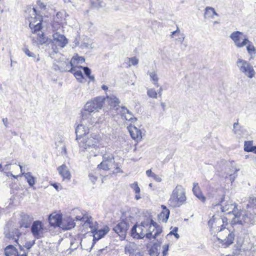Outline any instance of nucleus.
<instances>
[{
    "label": "nucleus",
    "instance_id": "nucleus-40",
    "mask_svg": "<svg viewBox=\"0 0 256 256\" xmlns=\"http://www.w3.org/2000/svg\"><path fill=\"white\" fill-rule=\"evenodd\" d=\"M81 239L79 238H78V240L74 239V240H72L70 242V249L72 250H76L79 244L80 243Z\"/></svg>",
    "mask_w": 256,
    "mask_h": 256
},
{
    "label": "nucleus",
    "instance_id": "nucleus-27",
    "mask_svg": "<svg viewBox=\"0 0 256 256\" xmlns=\"http://www.w3.org/2000/svg\"><path fill=\"white\" fill-rule=\"evenodd\" d=\"M76 59L72 58L70 62H66L65 64L66 65V67L64 68H62V71H68L70 72H73L76 70V66H74L76 64Z\"/></svg>",
    "mask_w": 256,
    "mask_h": 256
},
{
    "label": "nucleus",
    "instance_id": "nucleus-7",
    "mask_svg": "<svg viewBox=\"0 0 256 256\" xmlns=\"http://www.w3.org/2000/svg\"><path fill=\"white\" fill-rule=\"evenodd\" d=\"M78 142L82 151L88 150L91 148H96L98 144V139L92 136L91 134L84 136L82 139L78 140Z\"/></svg>",
    "mask_w": 256,
    "mask_h": 256
},
{
    "label": "nucleus",
    "instance_id": "nucleus-61",
    "mask_svg": "<svg viewBox=\"0 0 256 256\" xmlns=\"http://www.w3.org/2000/svg\"><path fill=\"white\" fill-rule=\"evenodd\" d=\"M180 30L178 27H177L176 30L175 31H174L172 32V34L170 35V37L172 38H173V36L174 34L178 35V34H180Z\"/></svg>",
    "mask_w": 256,
    "mask_h": 256
},
{
    "label": "nucleus",
    "instance_id": "nucleus-25",
    "mask_svg": "<svg viewBox=\"0 0 256 256\" xmlns=\"http://www.w3.org/2000/svg\"><path fill=\"white\" fill-rule=\"evenodd\" d=\"M246 50L248 55L250 56L249 60H252L256 56V48L254 46L252 42L248 40V42L246 44Z\"/></svg>",
    "mask_w": 256,
    "mask_h": 256
},
{
    "label": "nucleus",
    "instance_id": "nucleus-44",
    "mask_svg": "<svg viewBox=\"0 0 256 256\" xmlns=\"http://www.w3.org/2000/svg\"><path fill=\"white\" fill-rule=\"evenodd\" d=\"M126 120L128 121H130L132 122H136V118H134L132 114V112L130 111L124 118Z\"/></svg>",
    "mask_w": 256,
    "mask_h": 256
},
{
    "label": "nucleus",
    "instance_id": "nucleus-13",
    "mask_svg": "<svg viewBox=\"0 0 256 256\" xmlns=\"http://www.w3.org/2000/svg\"><path fill=\"white\" fill-rule=\"evenodd\" d=\"M128 224L126 221H121L113 228V230L122 238L126 236V232L128 228Z\"/></svg>",
    "mask_w": 256,
    "mask_h": 256
},
{
    "label": "nucleus",
    "instance_id": "nucleus-45",
    "mask_svg": "<svg viewBox=\"0 0 256 256\" xmlns=\"http://www.w3.org/2000/svg\"><path fill=\"white\" fill-rule=\"evenodd\" d=\"M255 207L256 208V197H250L248 204H247L246 208Z\"/></svg>",
    "mask_w": 256,
    "mask_h": 256
},
{
    "label": "nucleus",
    "instance_id": "nucleus-29",
    "mask_svg": "<svg viewBox=\"0 0 256 256\" xmlns=\"http://www.w3.org/2000/svg\"><path fill=\"white\" fill-rule=\"evenodd\" d=\"M22 175L24 176L30 186H33L36 184V178L32 176L30 172H22Z\"/></svg>",
    "mask_w": 256,
    "mask_h": 256
},
{
    "label": "nucleus",
    "instance_id": "nucleus-22",
    "mask_svg": "<svg viewBox=\"0 0 256 256\" xmlns=\"http://www.w3.org/2000/svg\"><path fill=\"white\" fill-rule=\"evenodd\" d=\"M33 219L32 216L28 214H22L20 222V227L29 228L32 224Z\"/></svg>",
    "mask_w": 256,
    "mask_h": 256
},
{
    "label": "nucleus",
    "instance_id": "nucleus-10",
    "mask_svg": "<svg viewBox=\"0 0 256 256\" xmlns=\"http://www.w3.org/2000/svg\"><path fill=\"white\" fill-rule=\"evenodd\" d=\"M31 232L36 239L44 237V226L40 220L34 221L31 226Z\"/></svg>",
    "mask_w": 256,
    "mask_h": 256
},
{
    "label": "nucleus",
    "instance_id": "nucleus-60",
    "mask_svg": "<svg viewBox=\"0 0 256 256\" xmlns=\"http://www.w3.org/2000/svg\"><path fill=\"white\" fill-rule=\"evenodd\" d=\"M240 250H248L249 249V248H246L245 246V244L242 242V244L240 245Z\"/></svg>",
    "mask_w": 256,
    "mask_h": 256
},
{
    "label": "nucleus",
    "instance_id": "nucleus-51",
    "mask_svg": "<svg viewBox=\"0 0 256 256\" xmlns=\"http://www.w3.org/2000/svg\"><path fill=\"white\" fill-rule=\"evenodd\" d=\"M140 225H144V227H142L144 228V233L147 232L148 228V225H150L148 219H147L146 220L142 222Z\"/></svg>",
    "mask_w": 256,
    "mask_h": 256
},
{
    "label": "nucleus",
    "instance_id": "nucleus-50",
    "mask_svg": "<svg viewBox=\"0 0 256 256\" xmlns=\"http://www.w3.org/2000/svg\"><path fill=\"white\" fill-rule=\"evenodd\" d=\"M130 112V110L126 108L125 106H122L120 110V113L122 118H124V116Z\"/></svg>",
    "mask_w": 256,
    "mask_h": 256
},
{
    "label": "nucleus",
    "instance_id": "nucleus-8",
    "mask_svg": "<svg viewBox=\"0 0 256 256\" xmlns=\"http://www.w3.org/2000/svg\"><path fill=\"white\" fill-rule=\"evenodd\" d=\"M233 221L235 224L250 226L256 224V216L249 212H246L244 214L241 215L240 212V218H236Z\"/></svg>",
    "mask_w": 256,
    "mask_h": 256
},
{
    "label": "nucleus",
    "instance_id": "nucleus-48",
    "mask_svg": "<svg viewBox=\"0 0 256 256\" xmlns=\"http://www.w3.org/2000/svg\"><path fill=\"white\" fill-rule=\"evenodd\" d=\"M178 231V228L174 227V229L171 230L168 234H167L166 237H168L170 235H174L176 238L178 239L180 238L179 234L177 233Z\"/></svg>",
    "mask_w": 256,
    "mask_h": 256
},
{
    "label": "nucleus",
    "instance_id": "nucleus-15",
    "mask_svg": "<svg viewBox=\"0 0 256 256\" xmlns=\"http://www.w3.org/2000/svg\"><path fill=\"white\" fill-rule=\"evenodd\" d=\"M144 225L135 224L132 228L130 234L134 238L140 239L146 236V234L144 232Z\"/></svg>",
    "mask_w": 256,
    "mask_h": 256
},
{
    "label": "nucleus",
    "instance_id": "nucleus-4",
    "mask_svg": "<svg viewBox=\"0 0 256 256\" xmlns=\"http://www.w3.org/2000/svg\"><path fill=\"white\" fill-rule=\"evenodd\" d=\"M104 98L101 96L94 98L93 100L88 102L85 104L84 110L82 112V114H86L88 118H92V114L94 112H98L100 110L104 104Z\"/></svg>",
    "mask_w": 256,
    "mask_h": 256
},
{
    "label": "nucleus",
    "instance_id": "nucleus-38",
    "mask_svg": "<svg viewBox=\"0 0 256 256\" xmlns=\"http://www.w3.org/2000/svg\"><path fill=\"white\" fill-rule=\"evenodd\" d=\"M76 77V78L80 82H83L84 76L80 70H76H76L72 72Z\"/></svg>",
    "mask_w": 256,
    "mask_h": 256
},
{
    "label": "nucleus",
    "instance_id": "nucleus-63",
    "mask_svg": "<svg viewBox=\"0 0 256 256\" xmlns=\"http://www.w3.org/2000/svg\"><path fill=\"white\" fill-rule=\"evenodd\" d=\"M227 220V218H220L218 220H216V223H220L222 222V223H224V222Z\"/></svg>",
    "mask_w": 256,
    "mask_h": 256
},
{
    "label": "nucleus",
    "instance_id": "nucleus-46",
    "mask_svg": "<svg viewBox=\"0 0 256 256\" xmlns=\"http://www.w3.org/2000/svg\"><path fill=\"white\" fill-rule=\"evenodd\" d=\"M130 188L133 189L134 191V192L135 194H138L140 193V187L138 186V182H134V183L130 184Z\"/></svg>",
    "mask_w": 256,
    "mask_h": 256
},
{
    "label": "nucleus",
    "instance_id": "nucleus-57",
    "mask_svg": "<svg viewBox=\"0 0 256 256\" xmlns=\"http://www.w3.org/2000/svg\"><path fill=\"white\" fill-rule=\"evenodd\" d=\"M178 36H180L178 38L176 39V40L178 42H179L182 44L184 42V40L185 38V36H184V34L180 33V34H178Z\"/></svg>",
    "mask_w": 256,
    "mask_h": 256
},
{
    "label": "nucleus",
    "instance_id": "nucleus-53",
    "mask_svg": "<svg viewBox=\"0 0 256 256\" xmlns=\"http://www.w3.org/2000/svg\"><path fill=\"white\" fill-rule=\"evenodd\" d=\"M72 58L76 59V64H82V62H84L85 60L84 58L82 56H74Z\"/></svg>",
    "mask_w": 256,
    "mask_h": 256
},
{
    "label": "nucleus",
    "instance_id": "nucleus-9",
    "mask_svg": "<svg viewBox=\"0 0 256 256\" xmlns=\"http://www.w3.org/2000/svg\"><path fill=\"white\" fill-rule=\"evenodd\" d=\"M242 32L240 31H235L232 32L230 36L234 45L238 48H243L246 45V42H248V38L246 36H244V38H242Z\"/></svg>",
    "mask_w": 256,
    "mask_h": 256
},
{
    "label": "nucleus",
    "instance_id": "nucleus-19",
    "mask_svg": "<svg viewBox=\"0 0 256 256\" xmlns=\"http://www.w3.org/2000/svg\"><path fill=\"white\" fill-rule=\"evenodd\" d=\"M75 225L74 220L70 217H66L62 220L60 228L64 230H68L74 228Z\"/></svg>",
    "mask_w": 256,
    "mask_h": 256
},
{
    "label": "nucleus",
    "instance_id": "nucleus-56",
    "mask_svg": "<svg viewBox=\"0 0 256 256\" xmlns=\"http://www.w3.org/2000/svg\"><path fill=\"white\" fill-rule=\"evenodd\" d=\"M168 250V244L164 245L162 246L163 256H166L167 254Z\"/></svg>",
    "mask_w": 256,
    "mask_h": 256
},
{
    "label": "nucleus",
    "instance_id": "nucleus-1",
    "mask_svg": "<svg viewBox=\"0 0 256 256\" xmlns=\"http://www.w3.org/2000/svg\"><path fill=\"white\" fill-rule=\"evenodd\" d=\"M25 17L30 22L29 26L33 33H36L38 34L37 38L38 44L41 45L46 42L47 39L44 36V33L40 30L42 29V20L41 16H38V22L35 24L36 19V10L34 8L31 6L28 7L25 10Z\"/></svg>",
    "mask_w": 256,
    "mask_h": 256
},
{
    "label": "nucleus",
    "instance_id": "nucleus-18",
    "mask_svg": "<svg viewBox=\"0 0 256 256\" xmlns=\"http://www.w3.org/2000/svg\"><path fill=\"white\" fill-rule=\"evenodd\" d=\"M53 42L59 46L64 48L68 42L63 34H61L59 32H56L53 34Z\"/></svg>",
    "mask_w": 256,
    "mask_h": 256
},
{
    "label": "nucleus",
    "instance_id": "nucleus-26",
    "mask_svg": "<svg viewBox=\"0 0 256 256\" xmlns=\"http://www.w3.org/2000/svg\"><path fill=\"white\" fill-rule=\"evenodd\" d=\"M59 174L64 178L68 179L70 178V174L68 168L66 164H62L58 168Z\"/></svg>",
    "mask_w": 256,
    "mask_h": 256
},
{
    "label": "nucleus",
    "instance_id": "nucleus-24",
    "mask_svg": "<svg viewBox=\"0 0 256 256\" xmlns=\"http://www.w3.org/2000/svg\"><path fill=\"white\" fill-rule=\"evenodd\" d=\"M148 222L150 225H148L147 232L146 234V237L150 240H152L153 238L154 234L152 232H154L156 226V222H154L152 220L148 219Z\"/></svg>",
    "mask_w": 256,
    "mask_h": 256
},
{
    "label": "nucleus",
    "instance_id": "nucleus-64",
    "mask_svg": "<svg viewBox=\"0 0 256 256\" xmlns=\"http://www.w3.org/2000/svg\"><path fill=\"white\" fill-rule=\"evenodd\" d=\"M3 124L6 127H8V122L7 118H4L2 119Z\"/></svg>",
    "mask_w": 256,
    "mask_h": 256
},
{
    "label": "nucleus",
    "instance_id": "nucleus-41",
    "mask_svg": "<svg viewBox=\"0 0 256 256\" xmlns=\"http://www.w3.org/2000/svg\"><path fill=\"white\" fill-rule=\"evenodd\" d=\"M148 96L152 98H156L158 93L154 88H148L147 90Z\"/></svg>",
    "mask_w": 256,
    "mask_h": 256
},
{
    "label": "nucleus",
    "instance_id": "nucleus-12",
    "mask_svg": "<svg viewBox=\"0 0 256 256\" xmlns=\"http://www.w3.org/2000/svg\"><path fill=\"white\" fill-rule=\"evenodd\" d=\"M125 253L128 254L129 256H142L136 244L133 242H128L124 247Z\"/></svg>",
    "mask_w": 256,
    "mask_h": 256
},
{
    "label": "nucleus",
    "instance_id": "nucleus-59",
    "mask_svg": "<svg viewBox=\"0 0 256 256\" xmlns=\"http://www.w3.org/2000/svg\"><path fill=\"white\" fill-rule=\"evenodd\" d=\"M152 178L158 182H160L162 180L156 174H155L152 175Z\"/></svg>",
    "mask_w": 256,
    "mask_h": 256
},
{
    "label": "nucleus",
    "instance_id": "nucleus-33",
    "mask_svg": "<svg viewBox=\"0 0 256 256\" xmlns=\"http://www.w3.org/2000/svg\"><path fill=\"white\" fill-rule=\"evenodd\" d=\"M243 130V128L241 126H239L238 120L237 122H234L233 124L232 132L237 136H240L244 134Z\"/></svg>",
    "mask_w": 256,
    "mask_h": 256
},
{
    "label": "nucleus",
    "instance_id": "nucleus-6",
    "mask_svg": "<svg viewBox=\"0 0 256 256\" xmlns=\"http://www.w3.org/2000/svg\"><path fill=\"white\" fill-rule=\"evenodd\" d=\"M218 234L217 238L224 247H228L233 243L235 235L233 232H231L228 228L223 227L220 229L218 227Z\"/></svg>",
    "mask_w": 256,
    "mask_h": 256
},
{
    "label": "nucleus",
    "instance_id": "nucleus-54",
    "mask_svg": "<svg viewBox=\"0 0 256 256\" xmlns=\"http://www.w3.org/2000/svg\"><path fill=\"white\" fill-rule=\"evenodd\" d=\"M129 62H131L132 64L136 66L138 63V60L136 57H132L128 58Z\"/></svg>",
    "mask_w": 256,
    "mask_h": 256
},
{
    "label": "nucleus",
    "instance_id": "nucleus-35",
    "mask_svg": "<svg viewBox=\"0 0 256 256\" xmlns=\"http://www.w3.org/2000/svg\"><path fill=\"white\" fill-rule=\"evenodd\" d=\"M148 74H149L150 80L152 82V84L157 87L159 86L158 83V78L156 72L154 71L152 72H148Z\"/></svg>",
    "mask_w": 256,
    "mask_h": 256
},
{
    "label": "nucleus",
    "instance_id": "nucleus-58",
    "mask_svg": "<svg viewBox=\"0 0 256 256\" xmlns=\"http://www.w3.org/2000/svg\"><path fill=\"white\" fill-rule=\"evenodd\" d=\"M88 216V214H84V215H83L82 216H76V218L77 220L84 222L86 218V217Z\"/></svg>",
    "mask_w": 256,
    "mask_h": 256
},
{
    "label": "nucleus",
    "instance_id": "nucleus-30",
    "mask_svg": "<svg viewBox=\"0 0 256 256\" xmlns=\"http://www.w3.org/2000/svg\"><path fill=\"white\" fill-rule=\"evenodd\" d=\"M21 235L20 232L18 230H14L12 232L6 234V236L9 239H12L18 243V238Z\"/></svg>",
    "mask_w": 256,
    "mask_h": 256
},
{
    "label": "nucleus",
    "instance_id": "nucleus-14",
    "mask_svg": "<svg viewBox=\"0 0 256 256\" xmlns=\"http://www.w3.org/2000/svg\"><path fill=\"white\" fill-rule=\"evenodd\" d=\"M222 211L226 212L227 214H232L234 218V220H236V218H240V211L237 208L236 204H227L225 206L221 208Z\"/></svg>",
    "mask_w": 256,
    "mask_h": 256
},
{
    "label": "nucleus",
    "instance_id": "nucleus-32",
    "mask_svg": "<svg viewBox=\"0 0 256 256\" xmlns=\"http://www.w3.org/2000/svg\"><path fill=\"white\" fill-rule=\"evenodd\" d=\"M22 50L24 52V54L28 56L33 58L35 62H38L40 60L39 54L36 55L34 52H31L29 50L27 46H24L22 48Z\"/></svg>",
    "mask_w": 256,
    "mask_h": 256
},
{
    "label": "nucleus",
    "instance_id": "nucleus-2",
    "mask_svg": "<svg viewBox=\"0 0 256 256\" xmlns=\"http://www.w3.org/2000/svg\"><path fill=\"white\" fill-rule=\"evenodd\" d=\"M186 200L185 189L182 186L177 185L172 192L168 204L172 208H178L184 204Z\"/></svg>",
    "mask_w": 256,
    "mask_h": 256
},
{
    "label": "nucleus",
    "instance_id": "nucleus-21",
    "mask_svg": "<svg viewBox=\"0 0 256 256\" xmlns=\"http://www.w3.org/2000/svg\"><path fill=\"white\" fill-rule=\"evenodd\" d=\"M110 230V228L108 226H105L103 228L98 230L96 229V231L94 234V241L96 242V241L100 239L103 238Z\"/></svg>",
    "mask_w": 256,
    "mask_h": 256
},
{
    "label": "nucleus",
    "instance_id": "nucleus-62",
    "mask_svg": "<svg viewBox=\"0 0 256 256\" xmlns=\"http://www.w3.org/2000/svg\"><path fill=\"white\" fill-rule=\"evenodd\" d=\"M89 178H90V180L92 181V182H93L94 184L96 180V176H93L92 174H89Z\"/></svg>",
    "mask_w": 256,
    "mask_h": 256
},
{
    "label": "nucleus",
    "instance_id": "nucleus-52",
    "mask_svg": "<svg viewBox=\"0 0 256 256\" xmlns=\"http://www.w3.org/2000/svg\"><path fill=\"white\" fill-rule=\"evenodd\" d=\"M35 244V240L29 241L26 242L24 246L28 250H30Z\"/></svg>",
    "mask_w": 256,
    "mask_h": 256
},
{
    "label": "nucleus",
    "instance_id": "nucleus-23",
    "mask_svg": "<svg viewBox=\"0 0 256 256\" xmlns=\"http://www.w3.org/2000/svg\"><path fill=\"white\" fill-rule=\"evenodd\" d=\"M192 192L202 202H205L206 200V197L203 195L200 189L198 186V182L193 183Z\"/></svg>",
    "mask_w": 256,
    "mask_h": 256
},
{
    "label": "nucleus",
    "instance_id": "nucleus-47",
    "mask_svg": "<svg viewBox=\"0 0 256 256\" xmlns=\"http://www.w3.org/2000/svg\"><path fill=\"white\" fill-rule=\"evenodd\" d=\"M252 145V141H246L244 144V150L246 152H250L248 150H251Z\"/></svg>",
    "mask_w": 256,
    "mask_h": 256
},
{
    "label": "nucleus",
    "instance_id": "nucleus-31",
    "mask_svg": "<svg viewBox=\"0 0 256 256\" xmlns=\"http://www.w3.org/2000/svg\"><path fill=\"white\" fill-rule=\"evenodd\" d=\"M106 100L110 107L114 108L117 106H118L120 100L116 96H108L106 97Z\"/></svg>",
    "mask_w": 256,
    "mask_h": 256
},
{
    "label": "nucleus",
    "instance_id": "nucleus-36",
    "mask_svg": "<svg viewBox=\"0 0 256 256\" xmlns=\"http://www.w3.org/2000/svg\"><path fill=\"white\" fill-rule=\"evenodd\" d=\"M92 6L96 8H100L106 6V4L102 0H90Z\"/></svg>",
    "mask_w": 256,
    "mask_h": 256
},
{
    "label": "nucleus",
    "instance_id": "nucleus-16",
    "mask_svg": "<svg viewBox=\"0 0 256 256\" xmlns=\"http://www.w3.org/2000/svg\"><path fill=\"white\" fill-rule=\"evenodd\" d=\"M82 226L86 228H88V227L90 232H94L98 229V224L96 221L94 220L91 216L88 215L84 221Z\"/></svg>",
    "mask_w": 256,
    "mask_h": 256
},
{
    "label": "nucleus",
    "instance_id": "nucleus-11",
    "mask_svg": "<svg viewBox=\"0 0 256 256\" xmlns=\"http://www.w3.org/2000/svg\"><path fill=\"white\" fill-rule=\"evenodd\" d=\"M103 160L98 166V168L105 170H110L114 164V158L113 154H105L103 156Z\"/></svg>",
    "mask_w": 256,
    "mask_h": 256
},
{
    "label": "nucleus",
    "instance_id": "nucleus-3",
    "mask_svg": "<svg viewBox=\"0 0 256 256\" xmlns=\"http://www.w3.org/2000/svg\"><path fill=\"white\" fill-rule=\"evenodd\" d=\"M98 122V120H96L95 118L90 119L87 118L86 114H82L80 122L76 128V140L77 141L82 139L84 136L89 134L90 126Z\"/></svg>",
    "mask_w": 256,
    "mask_h": 256
},
{
    "label": "nucleus",
    "instance_id": "nucleus-39",
    "mask_svg": "<svg viewBox=\"0 0 256 256\" xmlns=\"http://www.w3.org/2000/svg\"><path fill=\"white\" fill-rule=\"evenodd\" d=\"M56 148L58 151H60V154L62 155L66 154V148L64 144H63L62 142H59L58 144H56Z\"/></svg>",
    "mask_w": 256,
    "mask_h": 256
},
{
    "label": "nucleus",
    "instance_id": "nucleus-5",
    "mask_svg": "<svg viewBox=\"0 0 256 256\" xmlns=\"http://www.w3.org/2000/svg\"><path fill=\"white\" fill-rule=\"evenodd\" d=\"M236 65L240 72L248 78L251 79L254 77L256 72L250 62L242 58H238Z\"/></svg>",
    "mask_w": 256,
    "mask_h": 256
},
{
    "label": "nucleus",
    "instance_id": "nucleus-20",
    "mask_svg": "<svg viewBox=\"0 0 256 256\" xmlns=\"http://www.w3.org/2000/svg\"><path fill=\"white\" fill-rule=\"evenodd\" d=\"M62 218L60 214H50L48 218V221L50 224L53 226H58L60 228L62 222Z\"/></svg>",
    "mask_w": 256,
    "mask_h": 256
},
{
    "label": "nucleus",
    "instance_id": "nucleus-34",
    "mask_svg": "<svg viewBox=\"0 0 256 256\" xmlns=\"http://www.w3.org/2000/svg\"><path fill=\"white\" fill-rule=\"evenodd\" d=\"M170 214L169 210H162L158 215L159 220L163 222H166L169 218Z\"/></svg>",
    "mask_w": 256,
    "mask_h": 256
},
{
    "label": "nucleus",
    "instance_id": "nucleus-43",
    "mask_svg": "<svg viewBox=\"0 0 256 256\" xmlns=\"http://www.w3.org/2000/svg\"><path fill=\"white\" fill-rule=\"evenodd\" d=\"M156 228L155 229V232L154 234L153 238H152L154 239H155L156 238V236H158L162 232V228L156 222Z\"/></svg>",
    "mask_w": 256,
    "mask_h": 256
},
{
    "label": "nucleus",
    "instance_id": "nucleus-42",
    "mask_svg": "<svg viewBox=\"0 0 256 256\" xmlns=\"http://www.w3.org/2000/svg\"><path fill=\"white\" fill-rule=\"evenodd\" d=\"M80 68H82L84 72V74L91 80H94V76L90 75V70L88 67H82Z\"/></svg>",
    "mask_w": 256,
    "mask_h": 256
},
{
    "label": "nucleus",
    "instance_id": "nucleus-37",
    "mask_svg": "<svg viewBox=\"0 0 256 256\" xmlns=\"http://www.w3.org/2000/svg\"><path fill=\"white\" fill-rule=\"evenodd\" d=\"M214 15H217V14L215 12L214 8L211 7H206V11L204 13V16L206 18L213 17Z\"/></svg>",
    "mask_w": 256,
    "mask_h": 256
},
{
    "label": "nucleus",
    "instance_id": "nucleus-55",
    "mask_svg": "<svg viewBox=\"0 0 256 256\" xmlns=\"http://www.w3.org/2000/svg\"><path fill=\"white\" fill-rule=\"evenodd\" d=\"M37 4L41 10L46 9V5L40 0L37 2Z\"/></svg>",
    "mask_w": 256,
    "mask_h": 256
},
{
    "label": "nucleus",
    "instance_id": "nucleus-49",
    "mask_svg": "<svg viewBox=\"0 0 256 256\" xmlns=\"http://www.w3.org/2000/svg\"><path fill=\"white\" fill-rule=\"evenodd\" d=\"M158 254L159 252L156 246H152L150 250V256H158Z\"/></svg>",
    "mask_w": 256,
    "mask_h": 256
},
{
    "label": "nucleus",
    "instance_id": "nucleus-17",
    "mask_svg": "<svg viewBox=\"0 0 256 256\" xmlns=\"http://www.w3.org/2000/svg\"><path fill=\"white\" fill-rule=\"evenodd\" d=\"M128 128L132 139L137 142L141 140L142 134L140 130L132 124H130L128 127Z\"/></svg>",
    "mask_w": 256,
    "mask_h": 256
},
{
    "label": "nucleus",
    "instance_id": "nucleus-28",
    "mask_svg": "<svg viewBox=\"0 0 256 256\" xmlns=\"http://www.w3.org/2000/svg\"><path fill=\"white\" fill-rule=\"evenodd\" d=\"M4 252L6 256H18V251L12 245L7 246L4 250Z\"/></svg>",
    "mask_w": 256,
    "mask_h": 256
}]
</instances>
